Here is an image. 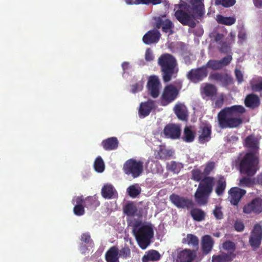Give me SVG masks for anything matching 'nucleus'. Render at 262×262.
Returning <instances> with one entry per match:
<instances>
[{
	"label": "nucleus",
	"mask_w": 262,
	"mask_h": 262,
	"mask_svg": "<svg viewBox=\"0 0 262 262\" xmlns=\"http://www.w3.org/2000/svg\"><path fill=\"white\" fill-rule=\"evenodd\" d=\"M203 1L191 0L190 5H180L174 13L176 19L183 25L194 28L196 25L195 20L200 18L205 13Z\"/></svg>",
	"instance_id": "1"
},
{
	"label": "nucleus",
	"mask_w": 262,
	"mask_h": 262,
	"mask_svg": "<svg viewBox=\"0 0 262 262\" xmlns=\"http://www.w3.org/2000/svg\"><path fill=\"white\" fill-rule=\"evenodd\" d=\"M192 179L196 182H200L194 193L195 202L199 205H205L208 203L209 198L213 191L215 178L213 177H203V172L199 169H194L191 171Z\"/></svg>",
	"instance_id": "2"
},
{
	"label": "nucleus",
	"mask_w": 262,
	"mask_h": 262,
	"mask_svg": "<svg viewBox=\"0 0 262 262\" xmlns=\"http://www.w3.org/2000/svg\"><path fill=\"white\" fill-rule=\"evenodd\" d=\"M245 112V108L242 105L225 107L217 114L219 126L223 129L239 126L243 122L241 115Z\"/></svg>",
	"instance_id": "3"
},
{
	"label": "nucleus",
	"mask_w": 262,
	"mask_h": 262,
	"mask_svg": "<svg viewBox=\"0 0 262 262\" xmlns=\"http://www.w3.org/2000/svg\"><path fill=\"white\" fill-rule=\"evenodd\" d=\"M158 64L160 70L163 80L164 82L170 81L172 77L177 76L179 68L176 58L170 54H162L158 59Z\"/></svg>",
	"instance_id": "4"
},
{
	"label": "nucleus",
	"mask_w": 262,
	"mask_h": 262,
	"mask_svg": "<svg viewBox=\"0 0 262 262\" xmlns=\"http://www.w3.org/2000/svg\"><path fill=\"white\" fill-rule=\"evenodd\" d=\"M239 167L242 174L253 177L259 169L258 157L253 152H248L242 159Z\"/></svg>",
	"instance_id": "5"
},
{
	"label": "nucleus",
	"mask_w": 262,
	"mask_h": 262,
	"mask_svg": "<svg viewBox=\"0 0 262 262\" xmlns=\"http://www.w3.org/2000/svg\"><path fill=\"white\" fill-rule=\"evenodd\" d=\"M134 232L136 239L141 248L145 249L150 243V240L154 236V230L150 224L143 225Z\"/></svg>",
	"instance_id": "6"
},
{
	"label": "nucleus",
	"mask_w": 262,
	"mask_h": 262,
	"mask_svg": "<svg viewBox=\"0 0 262 262\" xmlns=\"http://www.w3.org/2000/svg\"><path fill=\"white\" fill-rule=\"evenodd\" d=\"M124 172L133 178L139 177L143 171V162L134 159L127 160L123 167Z\"/></svg>",
	"instance_id": "7"
},
{
	"label": "nucleus",
	"mask_w": 262,
	"mask_h": 262,
	"mask_svg": "<svg viewBox=\"0 0 262 262\" xmlns=\"http://www.w3.org/2000/svg\"><path fill=\"white\" fill-rule=\"evenodd\" d=\"M170 201L176 207L179 208L191 209L190 213H204L199 209L193 208L194 204L193 201L187 198L181 196L178 194L172 193L169 196Z\"/></svg>",
	"instance_id": "8"
},
{
	"label": "nucleus",
	"mask_w": 262,
	"mask_h": 262,
	"mask_svg": "<svg viewBox=\"0 0 262 262\" xmlns=\"http://www.w3.org/2000/svg\"><path fill=\"white\" fill-rule=\"evenodd\" d=\"M206 66H203L198 68L191 69L186 74V78L191 82L197 83L202 81L208 75Z\"/></svg>",
	"instance_id": "9"
},
{
	"label": "nucleus",
	"mask_w": 262,
	"mask_h": 262,
	"mask_svg": "<svg viewBox=\"0 0 262 262\" xmlns=\"http://www.w3.org/2000/svg\"><path fill=\"white\" fill-rule=\"evenodd\" d=\"M262 241V226L260 224H255L251 232L249 243L253 250L259 248Z\"/></svg>",
	"instance_id": "10"
},
{
	"label": "nucleus",
	"mask_w": 262,
	"mask_h": 262,
	"mask_svg": "<svg viewBox=\"0 0 262 262\" xmlns=\"http://www.w3.org/2000/svg\"><path fill=\"white\" fill-rule=\"evenodd\" d=\"M179 94V91L172 84L166 85L163 90L161 99L162 105H166L174 101Z\"/></svg>",
	"instance_id": "11"
},
{
	"label": "nucleus",
	"mask_w": 262,
	"mask_h": 262,
	"mask_svg": "<svg viewBox=\"0 0 262 262\" xmlns=\"http://www.w3.org/2000/svg\"><path fill=\"white\" fill-rule=\"evenodd\" d=\"M161 87V84L157 76L151 75L149 77L147 88L149 94L152 98H156L159 96Z\"/></svg>",
	"instance_id": "12"
},
{
	"label": "nucleus",
	"mask_w": 262,
	"mask_h": 262,
	"mask_svg": "<svg viewBox=\"0 0 262 262\" xmlns=\"http://www.w3.org/2000/svg\"><path fill=\"white\" fill-rule=\"evenodd\" d=\"M163 133L167 138L172 140L178 139L181 136V127L179 124L169 123L164 127Z\"/></svg>",
	"instance_id": "13"
},
{
	"label": "nucleus",
	"mask_w": 262,
	"mask_h": 262,
	"mask_svg": "<svg viewBox=\"0 0 262 262\" xmlns=\"http://www.w3.org/2000/svg\"><path fill=\"white\" fill-rule=\"evenodd\" d=\"M244 213H261L262 198L256 197L252 199L243 207Z\"/></svg>",
	"instance_id": "14"
},
{
	"label": "nucleus",
	"mask_w": 262,
	"mask_h": 262,
	"mask_svg": "<svg viewBox=\"0 0 262 262\" xmlns=\"http://www.w3.org/2000/svg\"><path fill=\"white\" fill-rule=\"evenodd\" d=\"M246 193V191L237 187L231 188L228 191V200L234 206L238 205L242 198Z\"/></svg>",
	"instance_id": "15"
},
{
	"label": "nucleus",
	"mask_w": 262,
	"mask_h": 262,
	"mask_svg": "<svg viewBox=\"0 0 262 262\" xmlns=\"http://www.w3.org/2000/svg\"><path fill=\"white\" fill-rule=\"evenodd\" d=\"M211 80L221 82L224 86L232 84L233 83V78L231 75L225 73H214L209 76Z\"/></svg>",
	"instance_id": "16"
},
{
	"label": "nucleus",
	"mask_w": 262,
	"mask_h": 262,
	"mask_svg": "<svg viewBox=\"0 0 262 262\" xmlns=\"http://www.w3.org/2000/svg\"><path fill=\"white\" fill-rule=\"evenodd\" d=\"M224 35L221 33H216L214 36V40L217 43V49L220 52L227 54L231 51L230 43L223 40Z\"/></svg>",
	"instance_id": "17"
},
{
	"label": "nucleus",
	"mask_w": 262,
	"mask_h": 262,
	"mask_svg": "<svg viewBox=\"0 0 262 262\" xmlns=\"http://www.w3.org/2000/svg\"><path fill=\"white\" fill-rule=\"evenodd\" d=\"M196 256V250L185 249L178 255V262H192Z\"/></svg>",
	"instance_id": "18"
},
{
	"label": "nucleus",
	"mask_w": 262,
	"mask_h": 262,
	"mask_svg": "<svg viewBox=\"0 0 262 262\" xmlns=\"http://www.w3.org/2000/svg\"><path fill=\"white\" fill-rule=\"evenodd\" d=\"M155 106V101L149 99L146 102H142L139 109V117L144 118L147 116Z\"/></svg>",
	"instance_id": "19"
},
{
	"label": "nucleus",
	"mask_w": 262,
	"mask_h": 262,
	"mask_svg": "<svg viewBox=\"0 0 262 262\" xmlns=\"http://www.w3.org/2000/svg\"><path fill=\"white\" fill-rule=\"evenodd\" d=\"M244 103L246 107L254 110L259 107L260 100L258 95L254 94H250L246 96Z\"/></svg>",
	"instance_id": "20"
},
{
	"label": "nucleus",
	"mask_w": 262,
	"mask_h": 262,
	"mask_svg": "<svg viewBox=\"0 0 262 262\" xmlns=\"http://www.w3.org/2000/svg\"><path fill=\"white\" fill-rule=\"evenodd\" d=\"M161 36L160 33L157 30H150L143 37V41L146 45L157 42Z\"/></svg>",
	"instance_id": "21"
},
{
	"label": "nucleus",
	"mask_w": 262,
	"mask_h": 262,
	"mask_svg": "<svg viewBox=\"0 0 262 262\" xmlns=\"http://www.w3.org/2000/svg\"><path fill=\"white\" fill-rule=\"evenodd\" d=\"M236 254L233 252H222L219 254L213 255L212 262H231L235 257Z\"/></svg>",
	"instance_id": "22"
},
{
	"label": "nucleus",
	"mask_w": 262,
	"mask_h": 262,
	"mask_svg": "<svg viewBox=\"0 0 262 262\" xmlns=\"http://www.w3.org/2000/svg\"><path fill=\"white\" fill-rule=\"evenodd\" d=\"M101 195L102 197L106 199H111L117 196V192L111 184H106L104 185L101 189Z\"/></svg>",
	"instance_id": "23"
},
{
	"label": "nucleus",
	"mask_w": 262,
	"mask_h": 262,
	"mask_svg": "<svg viewBox=\"0 0 262 262\" xmlns=\"http://www.w3.org/2000/svg\"><path fill=\"white\" fill-rule=\"evenodd\" d=\"M201 134L198 138L199 142L204 144L208 142L211 139V126L206 125L201 128Z\"/></svg>",
	"instance_id": "24"
},
{
	"label": "nucleus",
	"mask_w": 262,
	"mask_h": 262,
	"mask_svg": "<svg viewBox=\"0 0 262 262\" xmlns=\"http://www.w3.org/2000/svg\"><path fill=\"white\" fill-rule=\"evenodd\" d=\"M107 262H119V249L116 246L111 247L105 253Z\"/></svg>",
	"instance_id": "25"
},
{
	"label": "nucleus",
	"mask_w": 262,
	"mask_h": 262,
	"mask_svg": "<svg viewBox=\"0 0 262 262\" xmlns=\"http://www.w3.org/2000/svg\"><path fill=\"white\" fill-rule=\"evenodd\" d=\"M119 142L116 137H110L103 140L101 145L105 150H113L117 148Z\"/></svg>",
	"instance_id": "26"
},
{
	"label": "nucleus",
	"mask_w": 262,
	"mask_h": 262,
	"mask_svg": "<svg viewBox=\"0 0 262 262\" xmlns=\"http://www.w3.org/2000/svg\"><path fill=\"white\" fill-rule=\"evenodd\" d=\"M196 133L193 130L191 126H186L183 131V135L182 139L186 143L192 142L195 137Z\"/></svg>",
	"instance_id": "27"
},
{
	"label": "nucleus",
	"mask_w": 262,
	"mask_h": 262,
	"mask_svg": "<svg viewBox=\"0 0 262 262\" xmlns=\"http://www.w3.org/2000/svg\"><path fill=\"white\" fill-rule=\"evenodd\" d=\"M244 144L246 147L253 150H257L259 148V141L253 135H250L246 138Z\"/></svg>",
	"instance_id": "28"
},
{
	"label": "nucleus",
	"mask_w": 262,
	"mask_h": 262,
	"mask_svg": "<svg viewBox=\"0 0 262 262\" xmlns=\"http://www.w3.org/2000/svg\"><path fill=\"white\" fill-rule=\"evenodd\" d=\"M226 187V181L223 176H219L216 181L215 192L218 196H222Z\"/></svg>",
	"instance_id": "29"
},
{
	"label": "nucleus",
	"mask_w": 262,
	"mask_h": 262,
	"mask_svg": "<svg viewBox=\"0 0 262 262\" xmlns=\"http://www.w3.org/2000/svg\"><path fill=\"white\" fill-rule=\"evenodd\" d=\"M213 241L210 235L203 236L202 241V247L203 252L208 254L212 249Z\"/></svg>",
	"instance_id": "30"
},
{
	"label": "nucleus",
	"mask_w": 262,
	"mask_h": 262,
	"mask_svg": "<svg viewBox=\"0 0 262 262\" xmlns=\"http://www.w3.org/2000/svg\"><path fill=\"white\" fill-rule=\"evenodd\" d=\"M84 206L90 210L95 209L100 205V202L95 196H88L83 199Z\"/></svg>",
	"instance_id": "31"
},
{
	"label": "nucleus",
	"mask_w": 262,
	"mask_h": 262,
	"mask_svg": "<svg viewBox=\"0 0 262 262\" xmlns=\"http://www.w3.org/2000/svg\"><path fill=\"white\" fill-rule=\"evenodd\" d=\"M161 258L160 253L156 250H151L148 251L146 254L143 257V261H155L159 260Z\"/></svg>",
	"instance_id": "32"
},
{
	"label": "nucleus",
	"mask_w": 262,
	"mask_h": 262,
	"mask_svg": "<svg viewBox=\"0 0 262 262\" xmlns=\"http://www.w3.org/2000/svg\"><path fill=\"white\" fill-rule=\"evenodd\" d=\"M183 243H186L189 245H191L196 248V251L199 247V239L194 235L192 234H188L186 237L183 239Z\"/></svg>",
	"instance_id": "33"
},
{
	"label": "nucleus",
	"mask_w": 262,
	"mask_h": 262,
	"mask_svg": "<svg viewBox=\"0 0 262 262\" xmlns=\"http://www.w3.org/2000/svg\"><path fill=\"white\" fill-rule=\"evenodd\" d=\"M203 93L206 96L212 98L215 96L217 94V89L212 84H206L203 88Z\"/></svg>",
	"instance_id": "34"
},
{
	"label": "nucleus",
	"mask_w": 262,
	"mask_h": 262,
	"mask_svg": "<svg viewBox=\"0 0 262 262\" xmlns=\"http://www.w3.org/2000/svg\"><path fill=\"white\" fill-rule=\"evenodd\" d=\"M250 84L253 92L262 91V77H258L256 79L251 80Z\"/></svg>",
	"instance_id": "35"
},
{
	"label": "nucleus",
	"mask_w": 262,
	"mask_h": 262,
	"mask_svg": "<svg viewBox=\"0 0 262 262\" xmlns=\"http://www.w3.org/2000/svg\"><path fill=\"white\" fill-rule=\"evenodd\" d=\"M174 111L175 114L179 119L182 120H186L187 115L182 104H176L174 107Z\"/></svg>",
	"instance_id": "36"
},
{
	"label": "nucleus",
	"mask_w": 262,
	"mask_h": 262,
	"mask_svg": "<svg viewBox=\"0 0 262 262\" xmlns=\"http://www.w3.org/2000/svg\"><path fill=\"white\" fill-rule=\"evenodd\" d=\"M141 189L138 184L129 186L127 189L128 194L132 198H135L141 193Z\"/></svg>",
	"instance_id": "37"
},
{
	"label": "nucleus",
	"mask_w": 262,
	"mask_h": 262,
	"mask_svg": "<svg viewBox=\"0 0 262 262\" xmlns=\"http://www.w3.org/2000/svg\"><path fill=\"white\" fill-rule=\"evenodd\" d=\"M217 20L219 24L231 26L235 23L236 19L233 17H224L219 15L217 16Z\"/></svg>",
	"instance_id": "38"
},
{
	"label": "nucleus",
	"mask_w": 262,
	"mask_h": 262,
	"mask_svg": "<svg viewBox=\"0 0 262 262\" xmlns=\"http://www.w3.org/2000/svg\"><path fill=\"white\" fill-rule=\"evenodd\" d=\"M76 204L74 208V213H84V208L83 198L82 196H78L76 199Z\"/></svg>",
	"instance_id": "39"
},
{
	"label": "nucleus",
	"mask_w": 262,
	"mask_h": 262,
	"mask_svg": "<svg viewBox=\"0 0 262 262\" xmlns=\"http://www.w3.org/2000/svg\"><path fill=\"white\" fill-rule=\"evenodd\" d=\"M251 177H243L239 180L238 185L243 187H250L254 184V181Z\"/></svg>",
	"instance_id": "40"
},
{
	"label": "nucleus",
	"mask_w": 262,
	"mask_h": 262,
	"mask_svg": "<svg viewBox=\"0 0 262 262\" xmlns=\"http://www.w3.org/2000/svg\"><path fill=\"white\" fill-rule=\"evenodd\" d=\"M95 170L98 172H102L104 170V163L101 157H98L94 163Z\"/></svg>",
	"instance_id": "41"
},
{
	"label": "nucleus",
	"mask_w": 262,
	"mask_h": 262,
	"mask_svg": "<svg viewBox=\"0 0 262 262\" xmlns=\"http://www.w3.org/2000/svg\"><path fill=\"white\" fill-rule=\"evenodd\" d=\"M204 66H206L207 69L209 68L212 70H217L223 68L220 60H209Z\"/></svg>",
	"instance_id": "42"
},
{
	"label": "nucleus",
	"mask_w": 262,
	"mask_h": 262,
	"mask_svg": "<svg viewBox=\"0 0 262 262\" xmlns=\"http://www.w3.org/2000/svg\"><path fill=\"white\" fill-rule=\"evenodd\" d=\"M158 158L161 160H166L172 156V152L170 150L161 148L158 152Z\"/></svg>",
	"instance_id": "43"
},
{
	"label": "nucleus",
	"mask_w": 262,
	"mask_h": 262,
	"mask_svg": "<svg viewBox=\"0 0 262 262\" xmlns=\"http://www.w3.org/2000/svg\"><path fill=\"white\" fill-rule=\"evenodd\" d=\"M236 3V0H215L216 6L221 5L224 7L228 8L233 6Z\"/></svg>",
	"instance_id": "44"
},
{
	"label": "nucleus",
	"mask_w": 262,
	"mask_h": 262,
	"mask_svg": "<svg viewBox=\"0 0 262 262\" xmlns=\"http://www.w3.org/2000/svg\"><path fill=\"white\" fill-rule=\"evenodd\" d=\"M119 256L124 259L130 257V250L128 246L125 245L119 250Z\"/></svg>",
	"instance_id": "45"
},
{
	"label": "nucleus",
	"mask_w": 262,
	"mask_h": 262,
	"mask_svg": "<svg viewBox=\"0 0 262 262\" xmlns=\"http://www.w3.org/2000/svg\"><path fill=\"white\" fill-rule=\"evenodd\" d=\"M223 248L228 252H233L236 249L235 244L232 241H227L223 244Z\"/></svg>",
	"instance_id": "46"
},
{
	"label": "nucleus",
	"mask_w": 262,
	"mask_h": 262,
	"mask_svg": "<svg viewBox=\"0 0 262 262\" xmlns=\"http://www.w3.org/2000/svg\"><path fill=\"white\" fill-rule=\"evenodd\" d=\"M137 211V207L133 202L127 203L123 208V213H136Z\"/></svg>",
	"instance_id": "47"
},
{
	"label": "nucleus",
	"mask_w": 262,
	"mask_h": 262,
	"mask_svg": "<svg viewBox=\"0 0 262 262\" xmlns=\"http://www.w3.org/2000/svg\"><path fill=\"white\" fill-rule=\"evenodd\" d=\"M173 27V24L170 20H166L165 26L162 27V31L165 33H168L169 35L172 34L173 33L172 31Z\"/></svg>",
	"instance_id": "48"
},
{
	"label": "nucleus",
	"mask_w": 262,
	"mask_h": 262,
	"mask_svg": "<svg viewBox=\"0 0 262 262\" xmlns=\"http://www.w3.org/2000/svg\"><path fill=\"white\" fill-rule=\"evenodd\" d=\"M215 163L213 161H210L206 163L203 171V173L206 177H209L208 175L214 168Z\"/></svg>",
	"instance_id": "49"
},
{
	"label": "nucleus",
	"mask_w": 262,
	"mask_h": 262,
	"mask_svg": "<svg viewBox=\"0 0 262 262\" xmlns=\"http://www.w3.org/2000/svg\"><path fill=\"white\" fill-rule=\"evenodd\" d=\"M166 169L167 170L173 172L174 173H178L179 170L178 164L173 161L167 163Z\"/></svg>",
	"instance_id": "50"
},
{
	"label": "nucleus",
	"mask_w": 262,
	"mask_h": 262,
	"mask_svg": "<svg viewBox=\"0 0 262 262\" xmlns=\"http://www.w3.org/2000/svg\"><path fill=\"white\" fill-rule=\"evenodd\" d=\"M234 73L238 84H241L244 81V75L242 72L240 70L235 69Z\"/></svg>",
	"instance_id": "51"
},
{
	"label": "nucleus",
	"mask_w": 262,
	"mask_h": 262,
	"mask_svg": "<svg viewBox=\"0 0 262 262\" xmlns=\"http://www.w3.org/2000/svg\"><path fill=\"white\" fill-rule=\"evenodd\" d=\"M155 20V26L158 29H160V28H162V27L165 26V23L166 21V20H170L168 19L163 18L161 17L156 18Z\"/></svg>",
	"instance_id": "52"
},
{
	"label": "nucleus",
	"mask_w": 262,
	"mask_h": 262,
	"mask_svg": "<svg viewBox=\"0 0 262 262\" xmlns=\"http://www.w3.org/2000/svg\"><path fill=\"white\" fill-rule=\"evenodd\" d=\"M81 241L86 244H91L93 241L91 238L89 233L86 232L82 234L81 236Z\"/></svg>",
	"instance_id": "53"
},
{
	"label": "nucleus",
	"mask_w": 262,
	"mask_h": 262,
	"mask_svg": "<svg viewBox=\"0 0 262 262\" xmlns=\"http://www.w3.org/2000/svg\"><path fill=\"white\" fill-rule=\"evenodd\" d=\"M232 57L231 55H228L220 60L222 68L228 66L232 61Z\"/></svg>",
	"instance_id": "54"
},
{
	"label": "nucleus",
	"mask_w": 262,
	"mask_h": 262,
	"mask_svg": "<svg viewBox=\"0 0 262 262\" xmlns=\"http://www.w3.org/2000/svg\"><path fill=\"white\" fill-rule=\"evenodd\" d=\"M238 38L239 39L241 42H243L246 39L247 34L244 28H242L238 33Z\"/></svg>",
	"instance_id": "55"
},
{
	"label": "nucleus",
	"mask_w": 262,
	"mask_h": 262,
	"mask_svg": "<svg viewBox=\"0 0 262 262\" xmlns=\"http://www.w3.org/2000/svg\"><path fill=\"white\" fill-rule=\"evenodd\" d=\"M145 59L147 61H152L154 59V56L150 49L148 48L146 50L145 54Z\"/></svg>",
	"instance_id": "56"
},
{
	"label": "nucleus",
	"mask_w": 262,
	"mask_h": 262,
	"mask_svg": "<svg viewBox=\"0 0 262 262\" xmlns=\"http://www.w3.org/2000/svg\"><path fill=\"white\" fill-rule=\"evenodd\" d=\"M235 230L238 232L243 231L245 228L243 223L240 221H236L234 223Z\"/></svg>",
	"instance_id": "57"
},
{
	"label": "nucleus",
	"mask_w": 262,
	"mask_h": 262,
	"mask_svg": "<svg viewBox=\"0 0 262 262\" xmlns=\"http://www.w3.org/2000/svg\"><path fill=\"white\" fill-rule=\"evenodd\" d=\"M224 98L223 95H221L215 101V107L221 108L224 103Z\"/></svg>",
	"instance_id": "58"
},
{
	"label": "nucleus",
	"mask_w": 262,
	"mask_h": 262,
	"mask_svg": "<svg viewBox=\"0 0 262 262\" xmlns=\"http://www.w3.org/2000/svg\"><path fill=\"white\" fill-rule=\"evenodd\" d=\"M143 86L140 83H137L132 85V92L134 93L141 91L142 90Z\"/></svg>",
	"instance_id": "59"
},
{
	"label": "nucleus",
	"mask_w": 262,
	"mask_h": 262,
	"mask_svg": "<svg viewBox=\"0 0 262 262\" xmlns=\"http://www.w3.org/2000/svg\"><path fill=\"white\" fill-rule=\"evenodd\" d=\"M205 214H191L193 219L198 222L204 220Z\"/></svg>",
	"instance_id": "60"
},
{
	"label": "nucleus",
	"mask_w": 262,
	"mask_h": 262,
	"mask_svg": "<svg viewBox=\"0 0 262 262\" xmlns=\"http://www.w3.org/2000/svg\"><path fill=\"white\" fill-rule=\"evenodd\" d=\"M141 2L142 4H151L152 5H157L160 4L162 2V0H142Z\"/></svg>",
	"instance_id": "61"
},
{
	"label": "nucleus",
	"mask_w": 262,
	"mask_h": 262,
	"mask_svg": "<svg viewBox=\"0 0 262 262\" xmlns=\"http://www.w3.org/2000/svg\"><path fill=\"white\" fill-rule=\"evenodd\" d=\"M141 1H142V0H125V2L128 5L140 4H142Z\"/></svg>",
	"instance_id": "62"
},
{
	"label": "nucleus",
	"mask_w": 262,
	"mask_h": 262,
	"mask_svg": "<svg viewBox=\"0 0 262 262\" xmlns=\"http://www.w3.org/2000/svg\"><path fill=\"white\" fill-rule=\"evenodd\" d=\"M253 2L256 7H262V0H253Z\"/></svg>",
	"instance_id": "63"
},
{
	"label": "nucleus",
	"mask_w": 262,
	"mask_h": 262,
	"mask_svg": "<svg viewBox=\"0 0 262 262\" xmlns=\"http://www.w3.org/2000/svg\"><path fill=\"white\" fill-rule=\"evenodd\" d=\"M129 63L127 62H123L122 64V67L123 70H127L128 68Z\"/></svg>",
	"instance_id": "64"
}]
</instances>
